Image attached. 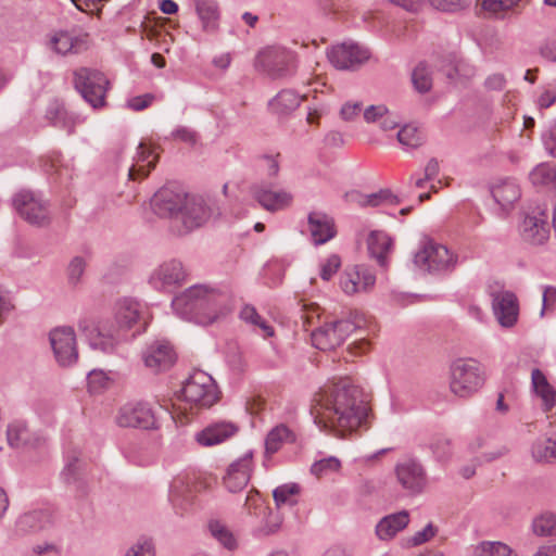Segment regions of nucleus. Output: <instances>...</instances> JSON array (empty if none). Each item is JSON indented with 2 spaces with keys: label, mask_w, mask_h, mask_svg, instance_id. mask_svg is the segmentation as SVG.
Returning <instances> with one entry per match:
<instances>
[{
  "label": "nucleus",
  "mask_w": 556,
  "mask_h": 556,
  "mask_svg": "<svg viewBox=\"0 0 556 556\" xmlns=\"http://www.w3.org/2000/svg\"><path fill=\"white\" fill-rule=\"evenodd\" d=\"M369 407L363 390L344 377L325 384L313 399L312 414L321 429L344 437L366 424Z\"/></svg>",
  "instance_id": "obj_1"
},
{
  "label": "nucleus",
  "mask_w": 556,
  "mask_h": 556,
  "mask_svg": "<svg viewBox=\"0 0 556 556\" xmlns=\"http://www.w3.org/2000/svg\"><path fill=\"white\" fill-rule=\"evenodd\" d=\"M233 306L231 290L213 283L190 286L172 300L173 311L179 318L202 326L218 320Z\"/></svg>",
  "instance_id": "obj_2"
},
{
  "label": "nucleus",
  "mask_w": 556,
  "mask_h": 556,
  "mask_svg": "<svg viewBox=\"0 0 556 556\" xmlns=\"http://www.w3.org/2000/svg\"><path fill=\"white\" fill-rule=\"evenodd\" d=\"M485 370L475 358H457L450 366V389L459 397H469L483 387Z\"/></svg>",
  "instance_id": "obj_3"
},
{
  "label": "nucleus",
  "mask_w": 556,
  "mask_h": 556,
  "mask_svg": "<svg viewBox=\"0 0 556 556\" xmlns=\"http://www.w3.org/2000/svg\"><path fill=\"white\" fill-rule=\"evenodd\" d=\"M12 205L18 216L35 227H47L51 223L50 204L41 195L22 189L12 198Z\"/></svg>",
  "instance_id": "obj_4"
},
{
  "label": "nucleus",
  "mask_w": 556,
  "mask_h": 556,
  "mask_svg": "<svg viewBox=\"0 0 556 556\" xmlns=\"http://www.w3.org/2000/svg\"><path fill=\"white\" fill-rule=\"evenodd\" d=\"M254 66L273 79L286 78L295 72V55L282 47H267L257 53Z\"/></svg>",
  "instance_id": "obj_5"
},
{
  "label": "nucleus",
  "mask_w": 556,
  "mask_h": 556,
  "mask_svg": "<svg viewBox=\"0 0 556 556\" xmlns=\"http://www.w3.org/2000/svg\"><path fill=\"white\" fill-rule=\"evenodd\" d=\"M180 396L190 405L208 408L217 402L219 392L208 374L197 370L185 382Z\"/></svg>",
  "instance_id": "obj_6"
},
{
  "label": "nucleus",
  "mask_w": 556,
  "mask_h": 556,
  "mask_svg": "<svg viewBox=\"0 0 556 556\" xmlns=\"http://www.w3.org/2000/svg\"><path fill=\"white\" fill-rule=\"evenodd\" d=\"M457 257L448 249L431 239L422 242L415 254V265L429 274H440L454 269Z\"/></svg>",
  "instance_id": "obj_7"
},
{
  "label": "nucleus",
  "mask_w": 556,
  "mask_h": 556,
  "mask_svg": "<svg viewBox=\"0 0 556 556\" xmlns=\"http://www.w3.org/2000/svg\"><path fill=\"white\" fill-rule=\"evenodd\" d=\"M214 208L205 199L195 194H188L184 205L178 212V223L175 231L187 235L203 226L213 215Z\"/></svg>",
  "instance_id": "obj_8"
},
{
  "label": "nucleus",
  "mask_w": 556,
  "mask_h": 556,
  "mask_svg": "<svg viewBox=\"0 0 556 556\" xmlns=\"http://www.w3.org/2000/svg\"><path fill=\"white\" fill-rule=\"evenodd\" d=\"M188 273L184 264L176 258L163 261L148 277L149 286L159 292L170 293L187 281Z\"/></svg>",
  "instance_id": "obj_9"
},
{
  "label": "nucleus",
  "mask_w": 556,
  "mask_h": 556,
  "mask_svg": "<svg viewBox=\"0 0 556 556\" xmlns=\"http://www.w3.org/2000/svg\"><path fill=\"white\" fill-rule=\"evenodd\" d=\"M75 87L92 108L104 105L109 80L103 73L79 68L75 72Z\"/></svg>",
  "instance_id": "obj_10"
},
{
  "label": "nucleus",
  "mask_w": 556,
  "mask_h": 556,
  "mask_svg": "<svg viewBox=\"0 0 556 556\" xmlns=\"http://www.w3.org/2000/svg\"><path fill=\"white\" fill-rule=\"evenodd\" d=\"M358 326L351 319H337L326 321L318 329L313 331V344L323 351L333 350L346 340Z\"/></svg>",
  "instance_id": "obj_11"
},
{
  "label": "nucleus",
  "mask_w": 556,
  "mask_h": 556,
  "mask_svg": "<svg viewBox=\"0 0 556 556\" xmlns=\"http://www.w3.org/2000/svg\"><path fill=\"white\" fill-rule=\"evenodd\" d=\"M116 424L123 428L154 430L159 428L157 417L147 402H130L123 405L117 415Z\"/></svg>",
  "instance_id": "obj_12"
},
{
  "label": "nucleus",
  "mask_w": 556,
  "mask_h": 556,
  "mask_svg": "<svg viewBox=\"0 0 556 556\" xmlns=\"http://www.w3.org/2000/svg\"><path fill=\"white\" fill-rule=\"evenodd\" d=\"M56 363L62 367L74 365L78 359L76 336L72 327H56L49 333Z\"/></svg>",
  "instance_id": "obj_13"
},
{
  "label": "nucleus",
  "mask_w": 556,
  "mask_h": 556,
  "mask_svg": "<svg viewBox=\"0 0 556 556\" xmlns=\"http://www.w3.org/2000/svg\"><path fill=\"white\" fill-rule=\"evenodd\" d=\"M250 194L265 211L276 213L287 210L293 203V194L285 189L273 190L271 184L261 182L250 186Z\"/></svg>",
  "instance_id": "obj_14"
},
{
  "label": "nucleus",
  "mask_w": 556,
  "mask_h": 556,
  "mask_svg": "<svg viewBox=\"0 0 556 556\" xmlns=\"http://www.w3.org/2000/svg\"><path fill=\"white\" fill-rule=\"evenodd\" d=\"M187 195V193L180 191L162 188L151 199L152 210L161 217L170 218L173 223L172 227L175 229L178 223V212L184 205Z\"/></svg>",
  "instance_id": "obj_15"
},
{
  "label": "nucleus",
  "mask_w": 556,
  "mask_h": 556,
  "mask_svg": "<svg viewBox=\"0 0 556 556\" xmlns=\"http://www.w3.org/2000/svg\"><path fill=\"white\" fill-rule=\"evenodd\" d=\"M328 59L339 70H355L369 59V52L358 45L344 42L332 47Z\"/></svg>",
  "instance_id": "obj_16"
},
{
  "label": "nucleus",
  "mask_w": 556,
  "mask_h": 556,
  "mask_svg": "<svg viewBox=\"0 0 556 556\" xmlns=\"http://www.w3.org/2000/svg\"><path fill=\"white\" fill-rule=\"evenodd\" d=\"M395 475L402 488L410 494H419L426 488V470L420 463L414 459H408L397 464L395 467Z\"/></svg>",
  "instance_id": "obj_17"
},
{
  "label": "nucleus",
  "mask_w": 556,
  "mask_h": 556,
  "mask_svg": "<svg viewBox=\"0 0 556 556\" xmlns=\"http://www.w3.org/2000/svg\"><path fill=\"white\" fill-rule=\"evenodd\" d=\"M142 359L147 368L153 372H160L174 365L176 354L168 342L153 341L142 351Z\"/></svg>",
  "instance_id": "obj_18"
},
{
  "label": "nucleus",
  "mask_w": 556,
  "mask_h": 556,
  "mask_svg": "<svg viewBox=\"0 0 556 556\" xmlns=\"http://www.w3.org/2000/svg\"><path fill=\"white\" fill-rule=\"evenodd\" d=\"M240 428L231 422L220 421L210 424L193 435L201 447H212L224 443L239 432Z\"/></svg>",
  "instance_id": "obj_19"
},
{
  "label": "nucleus",
  "mask_w": 556,
  "mask_h": 556,
  "mask_svg": "<svg viewBox=\"0 0 556 556\" xmlns=\"http://www.w3.org/2000/svg\"><path fill=\"white\" fill-rule=\"evenodd\" d=\"M492 306L494 315L503 327L509 328L517 323L519 305L513 292L501 291L493 294Z\"/></svg>",
  "instance_id": "obj_20"
},
{
  "label": "nucleus",
  "mask_w": 556,
  "mask_h": 556,
  "mask_svg": "<svg viewBox=\"0 0 556 556\" xmlns=\"http://www.w3.org/2000/svg\"><path fill=\"white\" fill-rule=\"evenodd\" d=\"M143 306L132 298H122L113 306V316L117 329H130L142 315Z\"/></svg>",
  "instance_id": "obj_21"
},
{
  "label": "nucleus",
  "mask_w": 556,
  "mask_h": 556,
  "mask_svg": "<svg viewBox=\"0 0 556 556\" xmlns=\"http://www.w3.org/2000/svg\"><path fill=\"white\" fill-rule=\"evenodd\" d=\"M307 224L316 245L328 242L337 235L334 219L325 212H311L307 216Z\"/></svg>",
  "instance_id": "obj_22"
},
{
  "label": "nucleus",
  "mask_w": 556,
  "mask_h": 556,
  "mask_svg": "<svg viewBox=\"0 0 556 556\" xmlns=\"http://www.w3.org/2000/svg\"><path fill=\"white\" fill-rule=\"evenodd\" d=\"M346 202L361 207H378L383 204L396 205L400 199L390 189H380L377 192L365 194L357 190H351L344 194Z\"/></svg>",
  "instance_id": "obj_23"
},
{
  "label": "nucleus",
  "mask_w": 556,
  "mask_h": 556,
  "mask_svg": "<svg viewBox=\"0 0 556 556\" xmlns=\"http://www.w3.org/2000/svg\"><path fill=\"white\" fill-rule=\"evenodd\" d=\"M520 232L525 241L531 244H543L549 237V226L544 213L541 216H526Z\"/></svg>",
  "instance_id": "obj_24"
},
{
  "label": "nucleus",
  "mask_w": 556,
  "mask_h": 556,
  "mask_svg": "<svg viewBox=\"0 0 556 556\" xmlns=\"http://www.w3.org/2000/svg\"><path fill=\"white\" fill-rule=\"evenodd\" d=\"M49 47L55 53L65 55L78 53L87 47V35L74 36L68 31H55L50 36Z\"/></svg>",
  "instance_id": "obj_25"
},
{
  "label": "nucleus",
  "mask_w": 556,
  "mask_h": 556,
  "mask_svg": "<svg viewBox=\"0 0 556 556\" xmlns=\"http://www.w3.org/2000/svg\"><path fill=\"white\" fill-rule=\"evenodd\" d=\"M393 241L391 237L383 230H372L367 238V249L372 258L377 261L379 266L387 267L388 254L391 251Z\"/></svg>",
  "instance_id": "obj_26"
},
{
  "label": "nucleus",
  "mask_w": 556,
  "mask_h": 556,
  "mask_svg": "<svg viewBox=\"0 0 556 556\" xmlns=\"http://www.w3.org/2000/svg\"><path fill=\"white\" fill-rule=\"evenodd\" d=\"M157 156L153 154L144 143H139L136 152L132 155V163L128 169L129 179H137L146 177L150 170L155 166Z\"/></svg>",
  "instance_id": "obj_27"
},
{
  "label": "nucleus",
  "mask_w": 556,
  "mask_h": 556,
  "mask_svg": "<svg viewBox=\"0 0 556 556\" xmlns=\"http://www.w3.org/2000/svg\"><path fill=\"white\" fill-rule=\"evenodd\" d=\"M356 279H363L365 287H374L376 282V276L369 268L363 265L354 266L351 270L345 271L340 279V286L346 294L358 292Z\"/></svg>",
  "instance_id": "obj_28"
},
{
  "label": "nucleus",
  "mask_w": 556,
  "mask_h": 556,
  "mask_svg": "<svg viewBox=\"0 0 556 556\" xmlns=\"http://www.w3.org/2000/svg\"><path fill=\"white\" fill-rule=\"evenodd\" d=\"M78 327L86 336L92 350H99L101 352H110L113 350L115 342L113 337L101 333L99 327L92 320L84 318L79 321Z\"/></svg>",
  "instance_id": "obj_29"
},
{
  "label": "nucleus",
  "mask_w": 556,
  "mask_h": 556,
  "mask_svg": "<svg viewBox=\"0 0 556 556\" xmlns=\"http://www.w3.org/2000/svg\"><path fill=\"white\" fill-rule=\"evenodd\" d=\"M197 15L206 33H214L219 24V10L215 0H193Z\"/></svg>",
  "instance_id": "obj_30"
},
{
  "label": "nucleus",
  "mask_w": 556,
  "mask_h": 556,
  "mask_svg": "<svg viewBox=\"0 0 556 556\" xmlns=\"http://www.w3.org/2000/svg\"><path fill=\"white\" fill-rule=\"evenodd\" d=\"M408 522V513L403 510L382 518L376 527V533L381 540H390L399 531L403 530Z\"/></svg>",
  "instance_id": "obj_31"
},
{
  "label": "nucleus",
  "mask_w": 556,
  "mask_h": 556,
  "mask_svg": "<svg viewBox=\"0 0 556 556\" xmlns=\"http://www.w3.org/2000/svg\"><path fill=\"white\" fill-rule=\"evenodd\" d=\"M492 195L503 208H508L520 199L521 191L514 179L506 178L492 188Z\"/></svg>",
  "instance_id": "obj_32"
},
{
  "label": "nucleus",
  "mask_w": 556,
  "mask_h": 556,
  "mask_svg": "<svg viewBox=\"0 0 556 556\" xmlns=\"http://www.w3.org/2000/svg\"><path fill=\"white\" fill-rule=\"evenodd\" d=\"M169 500L177 514L184 515L189 509L192 504V495L187 489L185 478L177 477L174 479L170 486Z\"/></svg>",
  "instance_id": "obj_33"
},
{
  "label": "nucleus",
  "mask_w": 556,
  "mask_h": 556,
  "mask_svg": "<svg viewBox=\"0 0 556 556\" xmlns=\"http://www.w3.org/2000/svg\"><path fill=\"white\" fill-rule=\"evenodd\" d=\"M222 484L229 493H240L243 490V458L231 462L222 477Z\"/></svg>",
  "instance_id": "obj_34"
},
{
  "label": "nucleus",
  "mask_w": 556,
  "mask_h": 556,
  "mask_svg": "<svg viewBox=\"0 0 556 556\" xmlns=\"http://www.w3.org/2000/svg\"><path fill=\"white\" fill-rule=\"evenodd\" d=\"M532 387L538 396L543 401L544 410H549L555 405L556 392L548 383L545 375L538 368L531 374Z\"/></svg>",
  "instance_id": "obj_35"
},
{
  "label": "nucleus",
  "mask_w": 556,
  "mask_h": 556,
  "mask_svg": "<svg viewBox=\"0 0 556 556\" xmlns=\"http://www.w3.org/2000/svg\"><path fill=\"white\" fill-rule=\"evenodd\" d=\"M245 325L251 328V331L255 334L267 339L275 334V329L270 321L257 313L254 306L245 304Z\"/></svg>",
  "instance_id": "obj_36"
},
{
  "label": "nucleus",
  "mask_w": 556,
  "mask_h": 556,
  "mask_svg": "<svg viewBox=\"0 0 556 556\" xmlns=\"http://www.w3.org/2000/svg\"><path fill=\"white\" fill-rule=\"evenodd\" d=\"M45 522V513L39 510L29 511L18 517L15 522V532L21 536L31 534L41 530Z\"/></svg>",
  "instance_id": "obj_37"
},
{
  "label": "nucleus",
  "mask_w": 556,
  "mask_h": 556,
  "mask_svg": "<svg viewBox=\"0 0 556 556\" xmlns=\"http://www.w3.org/2000/svg\"><path fill=\"white\" fill-rule=\"evenodd\" d=\"M301 100L294 90L283 89L269 102V106L277 114H289L300 105Z\"/></svg>",
  "instance_id": "obj_38"
},
{
  "label": "nucleus",
  "mask_w": 556,
  "mask_h": 556,
  "mask_svg": "<svg viewBox=\"0 0 556 556\" xmlns=\"http://www.w3.org/2000/svg\"><path fill=\"white\" fill-rule=\"evenodd\" d=\"M210 534L225 548L233 551L238 547V541L230 529L219 520H210L207 523Z\"/></svg>",
  "instance_id": "obj_39"
},
{
  "label": "nucleus",
  "mask_w": 556,
  "mask_h": 556,
  "mask_svg": "<svg viewBox=\"0 0 556 556\" xmlns=\"http://www.w3.org/2000/svg\"><path fill=\"white\" fill-rule=\"evenodd\" d=\"M293 441V433L286 425L276 426L266 437L265 451L267 454H274L281 447L283 442Z\"/></svg>",
  "instance_id": "obj_40"
},
{
  "label": "nucleus",
  "mask_w": 556,
  "mask_h": 556,
  "mask_svg": "<svg viewBox=\"0 0 556 556\" xmlns=\"http://www.w3.org/2000/svg\"><path fill=\"white\" fill-rule=\"evenodd\" d=\"M429 448L439 463H447L453 455L452 440L445 435L437 434L429 442Z\"/></svg>",
  "instance_id": "obj_41"
},
{
  "label": "nucleus",
  "mask_w": 556,
  "mask_h": 556,
  "mask_svg": "<svg viewBox=\"0 0 556 556\" xmlns=\"http://www.w3.org/2000/svg\"><path fill=\"white\" fill-rule=\"evenodd\" d=\"M301 485L299 483H286L277 486L273 492V497L277 506L289 505L294 506L298 504V495L301 493Z\"/></svg>",
  "instance_id": "obj_42"
},
{
  "label": "nucleus",
  "mask_w": 556,
  "mask_h": 556,
  "mask_svg": "<svg viewBox=\"0 0 556 556\" xmlns=\"http://www.w3.org/2000/svg\"><path fill=\"white\" fill-rule=\"evenodd\" d=\"M529 179L534 186L556 185V166L541 163L530 172Z\"/></svg>",
  "instance_id": "obj_43"
},
{
  "label": "nucleus",
  "mask_w": 556,
  "mask_h": 556,
  "mask_svg": "<svg viewBox=\"0 0 556 556\" xmlns=\"http://www.w3.org/2000/svg\"><path fill=\"white\" fill-rule=\"evenodd\" d=\"M531 454L538 463H549L556 459V441L555 439L536 440L531 447Z\"/></svg>",
  "instance_id": "obj_44"
},
{
  "label": "nucleus",
  "mask_w": 556,
  "mask_h": 556,
  "mask_svg": "<svg viewBox=\"0 0 556 556\" xmlns=\"http://www.w3.org/2000/svg\"><path fill=\"white\" fill-rule=\"evenodd\" d=\"M475 556H516L513 549L502 542H481L475 548Z\"/></svg>",
  "instance_id": "obj_45"
},
{
  "label": "nucleus",
  "mask_w": 556,
  "mask_h": 556,
  "mask_svg": "<svg viewBox=\"0 0 556 556\" xmlns=\"http://www.w3.org/2000/svg\"><path fill=\"white\" fill-rule=\"evenodd\" d=\"M8 442L13 447H20L28 443L29 430L22 421L12 422L7 431Z\"/></svg>",
  "instance_id": "obj_46"
},
{
  "label": "nucleus",
  "mask_w": 556,
  "mask_h": 556,
  "mask_svg": "<svg viewBox=\"0 0 556 556\" xmlns=\"http://www.w3.org/2000/svg\"><path fill=\"white\" fill-rule=\"evenodd\" d=\"M412 83L414 88L420 93H426L431 89L432 78L425 63H419L415 67L412 73Z\"/></svg>",
  "instance_id": "obj_47"
},
{
  "label": "nucleus",
  "mask_w": 556,
  "mask_h": 556,
  "mask_svg": "<svg viewBox=\"0 0 556 556\" xmlns=\"http://www.w3.org/2000/svg\"><path fill=\"white\" fill-rule=\"evenodd\" d=\"M533 532L541 536L556 534V516L553 514H544L533 520Z\"/></svg>",
  "instance_id": "obj_48"
},
{
  "label": "nucleus",
  "mask_w": 556,
  "mask_h": 556,
  "mask_svg": "<svg viewBox=\"0 0 556 556\" xmlns=\"http://www.w3.org/2000/svg\"><path fill=\"white\" fill-rule=\"evenodd\" d=\"M397 140L403 146L417 148L422 143V135L417 127L405 125L397 132Z\"/></svg>",
  "instance_id": "obj_49"
},
{
  "label": "nucleus",
  "mask_w": 556,
  "mask_h": 556,
  "mask_svg": "<svg viewBox=\"0 0 556 556\" xmlns=\"http://www.w3.org/2000/svg\"><path fill=\"white\" fill-rule=\"evenodd\" d=\"M88 388L92 393H101L110 388L112 380L103 370L93 369L88 374Z\"/></svg>",
  "instance_id": "obj_50"
},
{
  "label": "nucleus",
  "mask_w": 556,
  "mask_h": 556,
  "mask_svg": "<svg viewBox=\"0 0 556 556\" xmlns=\"http://www.w3.org/2000/svg\"><path fill=\"white\" fill-rule=\"evenodd\" d=\"M340 466V460L333 456H330L328 458L315 462L311 467V472L315 477L320 478L323 476L338 471Z\"/></svg>",
  "instance_id": "obj_51"
},
{
  "label": "nucleus",
  "mask_w": 556,
  "mask_h": 556,
  "mask_svg": "<svg viewBox=\"0 0 556 556\" xmlns=\"http://www.w3.org/2000/svg\"><path fill=\"white\" fill-rule=\"evenodd\" d=\"M245 509L249 510L250 515L253 514L262 519L270 514L268 506L265 505L257 492L245 496Z\"/></svg>",
  "instance_id": "obj_52"
},
{
  "label": "nucleus",
  "mask_w": 556,
  "mask_h": 556,
  "mask_svg": "<svg viewBox=\"0 0 556 556\" xmlns=\"http://www.w3.org/2000/svg\"><path fill=\"white\" fill-rule=\"evenodd\" d=\"M430 4L443 12H458L469 8L472 0H429Z\"/></svg>",
  "instance_id": "obj_53"
},
{
  "label": "nucleus",
  "mask_w": 556,
  "mask_h": 556,
  "mask_svg": "<svg viewBox=\"0 0 556 556\" xmlns=\"http://www.w3.org/2000/svg\"><path fill=\"white\" fill-rule=\"evenodd\" d=\"M86 269V261L80 256H75L68 264L67 278L72 286H76L80 282V279Z\"/></svg>",
  "instance_id": "obj_54"
},
{
  "label": "nucleus",
  "mask_w": 556,
  "mask_h": 556,
  "mask_svg": "<svg viewBox=\"0 0 556 556\" xmlns=\"http://www.w3.org/2000/svg\"><path fill=\"white\" fill-rule=\"evenodd\" d=\"M81 470V460L73 456L67 459L65 467L62 471V478L66 483L76 482L79 478V472Z\"/></svg>",
  "instance_id": "obj_55"
},
{
  "label": "nucleus",
  "mask_w": 556,
  "mask_h": 556,
  "mask_svg": "<svg viewBox=\"0 0 556 556\" xmlns=\"http://www.w3.org/2000/svg\"><path fill=\"white\" fill-rule=\"evenodd\" d=\"M521 0H482L483 10L497 14L508 11L517 5Z\"/></svg>",
  "instance_id": "obj_56"
},
{
  "label": "nucleus",
  "mask_w": 556,
  "mask_h": 556,
  "mask_svg": "<svg viewBox=\"0 0 556 556\" xmlns=\"http://www.w3.org/2000/svg\"><path fill=\"white\" fill-rule=\"evenodd\" d=\"M341 266V258L337 254L330 255L326 262L321 265L320 277L324 280H330V278L338 271Z\"/></svg>",
  "instance_id": "obj_57"
},
{
  "label": "nucleus",
  "mask_w": 556,
  "mask_h": 556,
  "mask_svg": "<svg viewBox=\"0 0 556 556\" xmlns=\"http://www.w3.org/2000/svg\"><path fill=\"white\" fill-rule=\"evenodd\" d=\"M125 556H155L154 546L150 541H139L127 549Z\"/></svg>",
  "instance_id": "obj_58"
},
{
  "label": "nucleus",
  "mask_w": 556,
  "mask_h": 556,
  "mask_svg": "<svg viewBox=\"0 0 556 556\" xmlns=\"http://www.w3.org/2000/svg\"><path fill=\"white\" fill-rule=\"evenodd\" d=\"M264 407L265 400L258 394H253L252 396L245 399V414L258 417Z\"/></svg>",
  "instance_id": "obj_59"
},
{
  "label": "nucleus",
  "mask_w": 556,
  "mask_h": 556,
  "mask_svg": "<svg viewBox=\"0 0 556 556\" xmlns=\"http://www.w3.org/2000/svg\"><path fill=\"white\" fill-rule=\"evenodd\" d=\"M170 136L175 140H180L191 146H194L198 141L197 132L185 126H180L173 130Z\"/></svg>",
  "instance_id": "obj_60"
},
{
  "label": "nucleus",
  "mask_w": 556,
  "mask_h": 556,
  "mask_svg": "<svg viewBox=\"0 0 556 556\" xmlns=\"http://www.w3.org/2000/svg\"><path fill=\"white\" fill-rule=\"evenodd\" d=\"M362 108V102H346L340 110V116L343 121L351 122L359 115Z\"/></svg>",
  "instance_id": "obj_61"
},
{
  "label": "nucleus",
  "mask_w": 556,
  "mask_h": 556,
  "mask_svg": "<svg viewBox=\"0 0 556 556\" xmlns=\"http://www.w3.org/2000/svg\"><path fill=\"white\" fill-rule=\"evenodd\" d=\"M154 100V96L146 93L142 96L132 97L127 101V106L134 111H142L147 109Z\"/></svg>",
  "instance_id": "obj_62"
},
{
  "label": "nucleus",
  "mask_w": 556,
  "mask_h": 556,
  "mask_svg": "<svg viewBox=\"0 0 556 556\" xmlns=\"http://www.w3.org/2000/svg\"><path fill=\"white\" fill-rule=\"evenodd\" d=\"M435 535V528L428 523L421 531L416 532L409 540L412 546L420 545Z\"/></svg>",
  "instance_id": "obj_63"
},
{
  "label": "nucleus",
  "mask_w": 556,
  "mask_h": 556,
  "mask_svg": "<svg viewBox=\"0 0 556 556\" xmlns=\"http://www.w3.org/2000/svg\"><path fill=\"white\" fill-rule=\"evenodd\" d=\"M543 143L547 152L553 156L556 157V124L551 126L544 134H543Z\"/></svg>",
  "instance_id": "obj_64"
}]
</instances>
